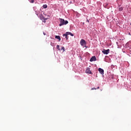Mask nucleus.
I'll return each instance as SVG.
<instances>
[{
    "label": "nucleus",
    "instance_id": "obj_7",
    "mask_svg": "<svg viewBox=\"0 0 131 131\" xmlns=\"http://www.w3.org/2000/svg\"><path fill=\"white\" fill-rule=\"evenodd\" d=\"M98 71L101 74H104V70H103L102 69L99 68L98 69Z\"/></svg>",
    "mask_w": 131,
    "mask_h": 131
},
{
    "label": "nucleus",
    "instance_id": "obj_13",
    "mask_svg": "<svg viewBox=\"0 0 131 131\" xmlns=\"http://www.w3.org/2000/svg\"><path fill=\"white\" fill-rule=\"evenodd\" d=\"M56 49H57V50L60 51V45H57Z\"/></svg>",
    "mask_w": 131,
    "mask_h": 131
},
{
    "label": "nucleus",
    "instance_id": "obj_21",
    "mask_svg": "<svg viewBox=\"0 0 131 131\" xmlns=\"http://www.w3.org/2000/svg\"><path fill=\"white\" fill-rule=\"evenodd\" d=\"M43 34H44L45 35H46V33H43Z\"/></svg>",
    "mask_w": 131,
    "mask_h": 131
},
{
    "label": "nucleus",
    "instance_id": "obj_3",
    "mask_svg": "<svg viewBox=\"0 0 131 131\" xmlns=\"http://www.w3.org/2000/svg\"><path fill=\"white\" fill-rule=\"evenodd\" d=\"M102 52L103 53V54H104V55H108L109 54V53H110V49H107V50L103 49V50L102 51Z\"/></svg>",
    "mask_w": 131,
    "mask_h": 131
},
{
    "label": "nucleus",
    "instance_id": "obj_17",
    "mask_svg": "<svg viewBox=\"0 0 131 131\" xmlns=\"http://www.w3.org/2000/svg\"><path fill=\"white\" fill-rule=\"evenodd\" d=\"M103 6L104 7H107V6H108V4H104Z\"/></svg>",
    "mask_w": 131,
    "mask_h": 131
},
{
    "label": "nucleus",
    "instance_id": "obj_14",
    "mask_svg": "<svg viewBox=\"0 0 131 131\" xmlns=\"http://www.w3.org/2000/svg\"><path fill=\"white\" fill-rule=\"evenodd\" d=\"M43 9H47L48 8V6L47 5H43Z\"/></svg>",
    "mask_w": 131,
    "mask_h": 131
},
{
    "label": "nucleus",
    "instance_id": "obj_10",
    "mask_svg": "<svg viewBox=\"0 0 131 131\" xmlns=\"http://www.w3.org/2000/svg\"><path fill=\"white\" fill-rule=\"evenodd\" d=\"M55 38H56L57 39H58L59 41H61V37H60V36H55Z\"/></svg>",
    "mask_w": 131,
    "mask_h": 131
},
{
    "label": "nucleus",
    "instance_id": "obj_16",
    "mask_svg": "<svg viewBox=\"0 0 131 131\" xmlns=\"http://www.w3.org/2000/svg\"><path fill=\"white\" fill-rule=\"evenodd\" d=\"M30 3H31V4H33V3H34V0H31Z\"/></svg>",
    "mask_w": 131,
    "mask_h": 131
},
{
    "label": "nucleus",
    "instance_id": "obj_9",
    "mask_svg": "<svg viewBox=\"0 0 131 131\" xmlns=\"http://www.w3.org/2000/svg\"><path fill=\"white\" fill-rule=\"evenodd\" d=\"M63 36H65L67 40L68 39V35L67 34V32H66L65 34H63Z\"/></svg>",
    "mask_w": 131,
    "mask_h": 131
},
{
    "label": "nucleus",
    "instance_id": "obj_11",
    "mask_svg": "<svg viewBox=\"0 0 131 131\" xmlns=\"http://www.w3.org/2000/svg\"><path fill=\"white\" fill-rule=\"evenodd\" d=\"M123 10V8H122V7H120L119 8V11H120V12H121V11Z\"/></svg>",
    "mask_w": 131,
    "mask_h": 131
},
{
    "label": "nucleus",
    "instance_id": "obj_18",
    "mask_svg": "<svg viewBox=\"0 0 131 131\" xmlns=\"http://www.w3.org/2000/svg\"><path fill=\"white\" fill-rule=\"evenodd\" d=\"M91 90H97V89H96V88H92V89H91Z\"/></svg>",
    "mask_w": 131,
    "mask_h": 131
},
{
    "label": "nucleus",
    "instance_id": "obj_12",
    "mask_svg": "<svg viewBox=\"0 0 131 131\" xmlns=\"http://www.w3.org/2000/svg\"><path fill=\"white\" fill-rule=\"evenodd\" d=\"M39 13H40V11H36V14L37 15V16H38V15H39Z\"/></svg>",
    "mask_w": 131,
    "mask_h": 131
},
{
    "label": "nucleus",
    "instance_id": "obj_6",
    "mask_svg": "<svg viewBox=\"0 0 131 131\" xmlns=\"http://www.w3.org/2000/svg\"><path fill=\"white\" fill-rule=\"evenodd\" d=\"M90 61V62H94L95 61H97V58H96V56H93L92 57H91Z\"/></svg>",
    "mask_w": 131,
    "mask_h": 131
},
{
    "label": "nucleus",
    "instance_id": "obj_8",
    "mask_svg": "<svg viewBox=\"0 0 131 131\" xmlns=\"http://www.w3.org/2000/svg\"><path fill=\"white\" fill-rule=\"evenodd\" d=\"M67 34L68 35H71V36H74V34L70 32H67Z\"/></svg>",
    "mask_w": 131,
    "mask_h": 131
},
{
    "label": "nucleus",
    "instance_id": "obj_1",
    "mask_svg": "<svg viewBox=\"0 0 131 131\" xmlns=\"http://www.w3.org/2000/svg\"><path fill=\"white\" fill-rule=\"evenodd\" d=\"M60 24L59 26L61 27L62 25H66V24H68V21L67 20H64V19L59 18Z\"/></svg>",
    "mask_w": 131,
    "mask_h": 131
},
{
    "label": "nucleus",
    "instance_id": "obj_15",
    "mask_svg": "<svg viewBox=\"0 0 131 131\" xmlns=\"http://www.w3.org/2000/svg\"><path fill=\"white\" fill-rule=\"evenodd\" d=\"M61 50H62L63 51V52H64L65 51V48H64V47H61Z\"/></svg>",
    "mask_w": 131,
    "mask_h": 131
},
{
    "label": "nucleus",
    "instance_id": "obj_5",
    "mask_svg": "<svg viewBox=\"0 0 131 131\" xmlns=\"http://www.w3.org/2000/svg\"><path fill=\"white\" fill-rule=\"evenodd\" d=\"M85 73H88L89 74H93V73H92V71H91V69L89 68L86 69Z\"/></svg>",
    "mask_w": 131,
    "mask_h": 131
},
{
    "label": "nucleus",
    "instance_id": "obj_4",
    "mask_svg": "<svg viewBox=\"0 0 131 131\" xmlns=\"http://www.w3.org/2000/svg\"><path fill=\"white\" fill-rule=\"evenodd\" d=\"M39 17L40 20H42V22H43L44 23H46V20L48 19V18H45V17H43V15H42V14H40L39 15Z\"/></svg>",
    "mask_w": 131,
    "mask_h": 131
},
{
    "label": "nucleus",
    "instance_id": "obj_19",
    "mask_svg": "<svg viewBox=\"0 0 131 131\" xmlns=\"http://www.w3.org/2000/svg\"><path fill=\"white\" fill-rule=\"evenodd\" d=\"M86 22H88V23H90V21L89 20V19H87V20H86Z\"/></svg>",
    "mask_w": 131,
    "mask_h": 131
},
{
    "label": "nucleus",
    "instance_id": "obj_20",
    "mask_svg": "<svg viewBox=\"0 0 131 131\" xmlns=\"http://www.w3.org/2000/svg\"><path fill=\"white\" fill-rule=\"evenodd\" d=\"M97 89V90H99V89H100V87L98 86Z\"/></svg>",
    "mask_w": 131,
    "mask_h": 131
},
{
    "label": "nucleus",
    "instance_id": "obj_2",
    "mask_svg": "<svg viewBox=\"0 0 131 131\" xmlns=\"http://www.w3.org/2000/svg\"><path fill=\"white\" fill-rule=\"evenodd\" d=\"M80 45L82 46V47H86V42L85 40H83V39H82L80 41Z\"/></svg>",
    "mask_w": 131,
    "mask_h": 131
}]
</instances>
